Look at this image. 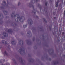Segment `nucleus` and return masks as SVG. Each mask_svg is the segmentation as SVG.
Returning <instances> with one entry per match:
<instances>
[{
	"label": "nucleus",
	"mask_w": 65,
	"mask_h": 65,
	"mask_svg": "<svg viewBox=\"0 0 65 65\" xmlns=\"http://www.w3.org/2000/svg\"><path fill=\"white\" fill-rule=\"evenodd\" d=\"M11 18H13V17H17V19H15V21L17 22H19V21H20L21 22H24L25 19V18L23 16H21L20 18V16L19 14H15V13H12L11 14Z\"/></svg>",
	"instance_id": "obj_1"
},
{
	"label": "nucleus",
	"mask_w": 65,
	"mask_h": 65,
	"mask_svg": "<svg viewBox=\"0 0 65 65\" xmlns=\"http://www.w3.org/2000/svg\"><path fill=\"white\" fill-rule=\"evenodd\" d=\"M28 23L30 26H31L33 24V21L32 20L29 19L28 20Z\"/></svg>",
	"instance_id": "obj_2"
},
{
	"label": "nucleus",
	"mask_w": 65,
	"mask_h": 65,
	"mask_svg": "<svg viewBox=\"0 0 65 65\" xmlns=\"http://www.w3.org/2000/svg\"><path fill=\"white\" fill-rule=\"evenodd\" d=\"M3 35L5 37H7L8 36V34H6V32H3Z\"/></svg>",
	"instance_id": "obj_3"
},
{
	"label": "nucleus",
	"mask_w": 65,
	"mask_h": 65,
	"mask_svg": "<svg viewBox=\"0 0 65 65\" xmlns=\"http://www.w3.org/2000/svg\"><path fill=\"white\" fill-rule=\"evenodd\" d=\"M3 12L5 15H6V14H7L8 13V12H7L5 10H4V11Z\"/></svg>",
	"instance_id": "obj_4"
},
{
	"label": "nucleus",
	"mask_w": 65,
	"mask_h": 65,
	"mask_svg": "<svg viewBox=\"0 0 65 65\" xmlns=\"http://www.w3.org/2000/svg\"><path fill=\"white\" fill-rule=\"evenodd\" d=\"M30 35H31V33L30 32H28L27 34V35L28 36Z\"/></svg>",
	"instance_id": "obj_5"
},
{
	"label": "nucleus",
	"mask_w": 65,
	"mask_h": 65,
	"mask_svg": "<svg viewBox=\"0 0 65 65\" xmlns=\"http://www.w3.org/2000/svg\"><path fill=\"white\" fill-rule=\"evenodd\" d=\"M2 42L3 43H4V44H6L7 43V42H6V41H3Z\"/></svg>",
	"instance_id": "obj_6"
},
{
	"label": "nucleus",
	"mask_w": 65,
	"mask_h": 65,
	"mask_svg": "<svg viewBox=\"0 0 65 65\" xmlns=\"http://www.w3.org/2000/svg\"><path fill=\"white\" fill-rule=\"evenodd\" d=\"M60 2V0H58L57 1V7L58 6V3Z\"/></svg>",
	"instance_id": "obj_7"
},
{
	"label": "nucleus",
	"mask_w": 65,
	"mask_h": 65,
	"mask_svg": "<svg viewBox=\"0 0 65 65\" xmlns=\"http://www.w3.org/2000/svg\"><path fill=\"white\" fill-rule=\"evenodd\" d=\"M56 6V7H57V1H56L55 2Z\"/></svg>",
	"instance_id": "obj_8"
},
{
	"label": "nucleus",
	"mask_w": 65,
	"mask_h": 65,
	"mask_svg": "<svg viewBox=\"0 0 65 65\" xmlns=\"http://www.w3.org/2000/svg\"><path fill=\"white\" fill-rule=\"evenodd\" d=\"M27 25H23V27L24 28H26V27H27Z\"/></svg>",
	"instance_id": "obj_9"
},
{
	"label": "nucleus",
	"mask_w": 65,
	"mask_h": 65,
	"mask_svg": "<svg viewBox=\"0 0 65 65\" xmlns=\"http://www.w3.org/2000/svg\"><path fill=\"white\" fill-rule=\"evenodd\" d=\"M64 33H65L64 32H62V36H63V35L64 34Z\"/></svg>",
	"instance_id": "obj_10"
},
{
	"label": "nucleus",
	"mask_w": 65,
	"mask_h": 65,
	"mask_svg": "<svg viewBox=\"0 0 65 65\" xmlns=\"http://www.w3.org/2000/svg\"><path fill=\"white\" fill-rule=\"evenodd\" d=\"M4 54H6V55H7V53H6V51H5L4 52Z\"/></svg>",
	"instance_id": "obj_11"
},
{
	"label": "nucleus",
	"mask_w": 65,
	"mask_h": 65,
	"mask_svg": "<svg viewBox=\"0 0 65 65\" xmlns=\"http://www.w3.org/2000/svg\"><path fill=\"white\" fill-rule=\"evenodd\" d=\"M59 6H62V4L61 3L60 4Z\"/></svg>",
	"instance_id": "obj_12"
},
{
	"label": "nucleus",
	"mask_w": 65,
	"mask_h": 65,
	"mask_svg": "<svg viewBox=\"0 0 65 65\" xmlns=\"http://www.w3.org/2000/svg\"><path fill=\"white\" fill-rule=\"evenodd\" d=\"M11 31V30L10 29H9V30L8 31V32H10Z\"/></svg>",
	"instance_id": "obj_13"
},
{
	"label": "nucleus",
	"mask_w": 65,
	"mask_h": 65,
	"mask_svg": "<svg viewBox=\"0 0 65 65\" xmlns=\"http://www.w3.org/2000/svg\"><path fill=\"white\" fill-rule=\"evenodd\" d=\"M7 64L8 65H7ZM9 65V63H7L6 64V65Z\"/></svg>",
	"instance_id": "obj_14"
},
{
	"label": "nucleus",
	"mask_w": 65,
	"mask_h": 65,
	"mask_svg": "<svg viewBox=\"0 0 65 65\" xmlns=\"http://www.w3.org/2000/svg\"><path fill=\"white\" fill-rule=\"evenodd\" d=\"M59 38H59V39L58 40V37H57V41H58V40H59L60 39Z\"/></svg>",
	"instance_id": "obj_15"
},
{
	"label": "nucleus",
	"mask_w": 65,
	"mask_h": 65,
	"mask_svg": "<svg viewBox=\"0 0 65 65\" xmlns=\"http://www.w3.org/2000/svg\"><path fill=\"white\" fill-rule=\"evenodd\" d=\"M44 20L45 22H46V20H45V19H44Z\"/></svg>",
	"instance_id": "obj_16"
},
{
	"label": "nucleus",
	"mask_w": 65,
	"mask_h": 65,
	"mask_svg": "<svg viewBox=\"0 0 65 65\" xmlns=\"http://www.w3.org/2000/svg\"><path fill=\"white\" fill-rule=\"evenodd\" d=\"M3 3H5V4L6 3L5 2V1L3 2Z\"/></svg>",
	"instance_id": "obj_17"
},
{
	"label": "nucleus",
	"mask_w": 65,
	"mask_h": 65,
	"mask_svg": "<svg viewBox=\"0 0 65 65\" xmlns=\"http://www.w3.org/2000/svg\"><path fill=\"white\" fill-rule=\"evenodd\" d=\"M61 1L62 2V3H63V0H61Z\"/></svg>",
	"instance_id": "obj_18"
},
{
	"label": "nucleus",
	"mask_w": 65,
	"mask_h": 65,
	"mask_svg": "<svg viewBox=\"0 0 65 65\" xmlns=\"http://www.w3.org/2000/svg\"><path fill=\"white\" fill-rule=\"evenodd\" d=\"M20 3H19L18 4V5H20Z\"/></svg>",
	"instance_id": "obj_19"
},
{
	"label": "nucleus",
	"mask_w": 65,
	"mask_h": 65,
	"mask_svg": "<svg viewBox=\"0 0 65 65\" xmlns=\"http://www.w3.org/2000/svg\"><path fill=\"white\" fill-rule=\"evenodd\" d=\"M47 3H45V4L46 5H47Z\"/></svg>",
	"instance_id": "obj_20"
},
{
	"label": "nucleus",
	"mask_w": 65,
	"mask_h": 65,
	"mask_svg": "<svg viewBox=\"0 0 65 65\" xmlns=\"http://www.w3.org/2000/svg\"><path fill=\"white\" fill-rule=\"evenodd\" d=\"M63 56L64 57H65V55H63Z\"/></svg>",
	"instance_id": "obj_21"
},
{
	"label": "nucleus",
	"mask_w": 65,
	"mask_h": 65,
	"mask_svg": "<svg viewBox=\"0 0 65 65\" xmlns=\"http://www.w3.org/2000/svg\"><path fill=\"white\" fill-rule=\"evenodd\" d=\"M19 51H21V50H19Z\"/></svg>",
	"instance_id": "obj_22"
},
{
	"label": "nucleus",
	"mask_w": 65,
	"mask_h": 65,
	"mask_svg": "<svg viewBox=\"0 0 65 65\" xmlns=\"http://www.w3.org/2000/svg\"><path fill=\"white\" fill-rule=\"evenodd\" d=\"M64 38H65V39H64V40L65 39V36H64Z\"/></svg>",
	"instance_id": "obj_23"
},
{
	"label": "nucleus",
	"mask_w": 65,
	"mask_h": 65,
	"mask_svg": "<svg viewBox=\"0 0 65 65\" xmlns=\"http://www.w3.org/2000/svg\"><path fill=\"white\" fill-rule=\"evenodd\" d=\"M34 13H35V12Z\"/></svg>",
	"instance_id": "obj_24"
},
{
	"label": "nucleus",
	"mask_w": 65,
	"mask_h": 65,
	"mask_svg": "<svg viewBox=\"0 0 65 65\" xmlns=\"http://www.w3.org/2000/svg\"><path fill=\"white\" fill-rule=\"evenodd\" d=\"M34 30V29H32V30Z\"/></svg>",
	"instance_id": "obj_25"
},
{
	"label": "nucleus",
	"mask_w": 65,
	"mask_h": 65,
	"mask_svg": "<svg viewBox=\"0 0 65 65\" xmlns=\"http://www.w3.org/2000/svg\"><path fill=\"white\" fill-rule=\"evenodd\" d=\"M24 53H25L24 52Z\"/></svg>",
	"instance_id": "obj_26"
},
{
	"label": "nucleus",
	"mask_w": 65,
	"mask_h": 65,
	"mask_svg": "<svg viewBox=\"0 0 65 65\" xmlns=\"http://www.w3.org/2000/svg\"><path fill=\"white\" fill-rule=\"evenodd\" d=\"M13 42L14 43V42Z\"/></svg>",
	"instance_id": "obj_27"
},
{
	"label": "nucleus",
	"mask_w": 65,
	"mask_h": 65,
	"mask_svg": "<svg viewBox=\"0 0 65 65\" xmlns=\"http://www.w3.org/2000/svg\"><path fill=\"white\" fill-rule=\"evenodd\" d=\"M2 65H3V64H2Z\"/></svg>",
	"instance_id": "obj_28"
},
{
	"label": "nucleus",
	"mask_w": 65,
	"mask_h": 65,
	"mask_svg": "<svg viewBox=\"0 0 65 65\" xmlns=\"http://www.w3.org/2000/svg\"><path fill=\"white\" fill-rule=\"evenodd\" d=\"M57 63H58V62H57Z\"/></svg>",
	"instance_id": "obj_29"
}]
</instances>
